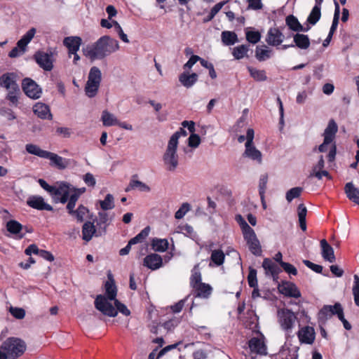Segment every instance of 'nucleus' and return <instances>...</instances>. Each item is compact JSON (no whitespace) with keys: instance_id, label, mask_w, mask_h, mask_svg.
I'll use <instances>...</instances> for the list:
<instances>
[{"instance_id":"f257e3e1","label":"nucleus","mask_w":359,"mask_h":359,"mask_svg":"<svg viewBox=\"0 0 359 359\" xmlns=\"http://www.w3.org/2000/svg\"><path fill=\"white\" fill-rule=\"evenodd\" d=\"M118 41L108 35L101 36L91 46L83 49V55L90 60H102L119 49Z\"/></svg>"},{"instance_id":"f03ea898","label":"nucleus","mask_w":359,"mask_h":359,"mask_svg":"<svg viewBox=\"0 0 359 359\" xmlns=\"http://www.w3.org/2000/svg\"><path fill=\"white\" fill-rule=\"evenodd\" d=\"M114 302L115 307L107 300L104 295L98 294L95 297L94 304L95 309L104 316L115 317L117 316L118 311L126 316H130V311L125 304L120 302L118 299H115Z\"/></svg>"},{"instance_id":"7ed1b4c3","label":"nucleus","mask_w":359,"mask_h":359,"mask_svg":"<svg viewBox=\"0 0 359 359\" xmlns=\"http://www.w3.org/2000/svg\"><path fill=\"white\" fill-rule=\"evenodd\" d=\"M0 349L6 359H16L25 351L26 344L19 338L9 337L2 343Z\"/></svg>"},{"instance_id":"20e7f679","label":"nucleus","mask_w":359,"mask_h":359,"mask_svg":"<svg viewBox=\"0 0 359 359\" xmlns=\"http://www.w3.org/2000/svg\"><path fill=\"white\" fill-rule=\"evenodd\" d=\"M241 220V228L243 233V237L246 241L250 251L255 256H260L262 255V248L260 243L255 234V231L248 225V224L239 216Z\"/></svg>"},{"instance_id":"39448f33","label":"nucleus","mask_w":359,"mask_h":359,"mask_svg":"<svg viewBox=\"0 0 359 359\" xmlns=\"http://www.w3.org/2000/svg\"><path fill=\"white\" fill-rule=\"evenodd\" d=\"M177 144L175 138L169 140L166 150L163 156L165 168L168 171H175L179 164V156L177 154Z\"/></svg>"},{"instance_id":"423d86ee","label":"nucleus","mask_w":359,"mask_h":359,"mask_svg":"<svg viewBox=\"0 0 359 359\" xmlns=\"http://www.w3.org/2000/svg\"><path fill=\"white\" fill-rule=\"evenodd\" d=\"M255 132L252 128H248L246 133V142L245 144V151L243 154L244 157L256 161L258 164L262 163V154L258 150L253 143Z\"/></svg>"},{"instance_id":"0eeeda50","label":"nucleus","mask_w":359,"mask_h":359,"mask_svg":"<svg viewBox=\"0 0 359 359\" xmlns=\"http://www.w3.org/2000/svg\"><path fill=\"white\" fill-rule=\"evenodd\" d=\"M72 189L69 184L60 182L53 186V190L50 195L52 196L55 203H65L68 201L69 194L71 193Z\"/></svg>"},{"instance_id":"6e6552de","label":"nucleus","mask_w":359,"mask_h":359,"mask_svg":"<svg viewBox=\"0 0 359 359\" xmlns=\"http://www.w3.org/2000/svg\"><path fill=\"white\" fill-rule=\"evenodd\" d=\"M278 316L281 327L287 332H290L297 320L294 313L289 309H281L278 311Z\"/></svg>"},{"instance_id":"1a4fd4ad","label":"nucleus","mask_w":359,"mask_h":359,"mask_svg":"<svg viewBox=\"0 0 359 359\" xmlns=\"http://www.w3.org/2000/svg\"><path fill=\"white\" fill-rule=\"evenodd\" d=\"M39 66L45 71H51L53 68V53L50 52L37 51L34 55Z\"/></svg>"},{"instance_id":"9d476101","label":"nucleus","mask_w":359,"mask_h":359,"mask_svg":"<svg viewBox=\"0 0 359 359\" xmlns=\"http://www.w3.org/2000/svg\"><path fill=\"white\" fill-rule=\"evenodd\" d=\"M22 87L25 93L30 98L38 99L41 95V88L32 79H24Z\"/></svg>"},{"instance_id":"9b49d317","label":"nucleus","mask_w":359,"mask_h":359,"mask_svg":"<svg viewBox=\"0 0 359 359\" xmlns=\"http://www.w3.org/2000/svg\"><path fill=\"white\" fill-rule=\"evenodd\" d=\"M340 309L343 308L339 302L335 303L334 306L325 305L318 313V319L322 322H325L334 315L338 316Z\"/></svg>"},{"instance_id":"f8f14e48","label":"nucleus","mask_w":359,"mask_h":359,"mask_svg":"<svg viewBox=\"0 0 359 359\" xmlns=\"http://www.w3.org/2000/svg\"><path fill=\"white\" fill-rule=\"evenodd\" d=\"M27 204L28 206L38 210L52 211L53 210L50 205L44 201L42 196L37 195L30 196L27 200Z\"/></svg>"},{"instance_id":"ddd939ff","label":"nucleus","mask_w":359,"mask_h":359,"mask_svg":"<svg viewBox=\"0 0 359 359\" xmlns=\"http://www.w3.org/2000/svg\"><path fill=\"white\" fill-rule=\"evenodd\" d=\"M279 292L285 296L299 298L301 296L300 291L297 287L292 283L290 282H283L278 285Z\"/></svg>"},{"instance_id":"4468645a","label":"nucleus","mask_w":359,"mask_h":359,"mask_svg":"<svg viewBox=\"0 0 359 359\" xmlns=\"http://www.w3.org/2000/svg\"><path fill=\"white\" fill-rule=\"evenodd\" d=\"M284 35L278 28H270L268 31L266 41L273 46H277L283 41Z\"/></svg>"},{"instance_id":"2eb2a0df","label":"nucleus","mask_w":359,"mask_h":359,"mask_svg":"<svg viewBox=\"0 0 359 359\" xmlns=\"http://www.w3.org/2000/svg\"><path fill=\"white\" fill-rule=\"evenodd\" d=\"M297 335L300 342L303 344H311L315 339L314 329L309 326H305L300 329Z\"/></svg>"},{"instance_id":"dca6fc26","label":"nucleus","mask_w":359,"mask_h":359,"mask_svg":"<svg viewBox=\"0 0 359 359\" xmlns=\"http://www.w3.org/2000/svg\"><path fill=\"white\" fill-rule=\"evenodd\" d=\"M143 265L151 270H156L163 265L162 257L156 253L148 255L144 259Z\"/></svg>"},{"instance_id":"f3484780","label":"nucleus","mask_w":359,"mask_h":359,"mask_svg":"<svg viewBox=\"0 0 359 359\" xmlns=\"http://www.w3.org/2000/svg\"><path fill=\"white\" fill-rule=\"evenodd\" d=\"M198 75L196 73L190 74L189 72H183L179 75V81L187 88H191L198 81Z\"/></svg>"},{"instance_id":"a211bd4d","label":"nucleus","mask_w":359,"mask_h":359,"mask_svg":"<svg viewBox=\"0 0 359 359\" xmlns=\"http://www.w3.org/2000/svg\"><path fill=\"white\" fill-rule=\"evenodd\" d=\"M338 131V126L334 119H330L323 133L325 143H332Z\"/></svg>"},{"instance_id":"6ab92c4d","label":"nucleus","mask_w":359,"mask_h":359,"mask_svg":"<svg viewBox=\"0 0 359 359\" xmlns=\"http://www.w3.org/2000/svg\"><path fill=\"white\" fill-rule=\"evenodd\" d=\"M34 113L41 119H52L53 116L50 113L49 107L41 102L36 103L33 107Z\"/></svg>"},{"instance_id":"aec40b11","label":"nucleus","mask_w":359,"mask_h":359,"mask_svg":"<svg viewBox=\"0 0 359 359\" xmlns=\"http://www.w3.org/2000/svg\"><path fill=\"white\" fill-rule=\"evenodd\" d=\"M45 158L50 161L51 165H54L60 170L66 168L68 165V160L50 151H48Z\"/></svg>"},{"instance_id":"412c9836","label":"nucleus","mask_w":359,"mask_h":359,"mask_svg":"<svg viewBox=\"0 0 359 359\" xmlns=\"http://www.w3.org/2000/svg\"><path fill=\"white\" fill-rule=\"evenodd\" d=\"M249 348L251 352L260 355L266 354V347L264 342L257 337L252 338L248 342Z\"/></svg>"},{"instance_id":"4be33fe9","label":"nucleus","mask_w":359,"mask_h":359,"mask_svg":"<svg viewBox=\"0 0 359 359\" xmlns=\"http://www.w3.org/2000/svg\"><path fill=\"white\" fill-rule=\"evenodd\" d=\"M82 40L79 36H67L63 40V44L68 48L69 53H75L79 50Z\"/></svg>"},{"instance_id":"5701e85b","label":"nucleus","mask_w":359,"mask_h":359,"mask_svg":"<svg viewBox=\"0 0 359 359\" xmlns=\"http://www.w3.org/2000/svg\"><path fill=\"white\" fill-rule=\"evenodd\" d=\"M320 247L322 250L321 254L323 259L330 263L334 262L335 256L334 254V250L325 239L320 241Z\"/></svg>"},{"instance_id":"b1692460","label":"nucleus","mask_w":359,"mask_h":359,"mask_svg":"<svg viewBox=\"0 0 359 359\" xmlns=\"http://www.w3.org/2000/svg\"><path fill=\"white\" fill-rule=\"evenodd\" d=\"M195 292V297L208 299L212 292V287L207 283H201L193 287Z\"/></svg>"},{"instance_id":"393cba45","label":"nucleus","mask_w":359,"mask_h":359,"mask_svg":"<svg viewBox=\"0 0 359 359\" xmlns=\"http://www.w3.org/2000/svg\"><path fill=\"white\" fill-rule=\"evenodd\" d=\"M15 75L12 73H6L0 76V86L10 90L18 86L15 80Z\"/></svg>"},{"instance_id":"a878e982","label":"nucleus","mask_w":359,"mask_h":359,"mask_svg":"<svg viewBox=\"0 0 359 359\" xmlns=\"http://www.w3.org/2000/svg\"><path fill=\"white\" fill-rule=\"evenodd\" d=\"M98 236L100 234L97 233L96 229L93 223L87 222L84 223L82 228V238L88 242L93 236Z\"/></svg>"},{"instance_id":"bb28decb","label":"nucleus","mask_w":359,"mask_h":359,"mask_svg":"<svg viewBox=\"0 0 359 359\" xmlns=\"http://www.w3.org/2000/svg\"><path fill=\"white\" fill-rule=\"evenodd\" d=\"M347 198L356 204H359V189L355 188L352 182H348L344 187Z\"/></svg>"},{"instance_id":"cd10ccee","label":"nucleus","mask_w":359,"mask_h":359,"mask_svg":"<svg viewBox=\"0 0 359 359\" xmlns=\"http://www.w3.org/2000/svg\"><path fill=\"white\" fill-rule=\"evenodd\" d=\"M294 46L300 49H307L310 46V40L307 35L297 33L293 36Z\"/></svg>"},{"instance_id":"c85d7f7f","label":"nucleus","mask_w":359,"mask_h":359,"mask_svg":"<svg viewBox=\"0 0 359 359\" xmlns=\"http://www.w3.org/2000/svg\"><path fill=\"white\" fill-rule=\"evenodd\" d=\"M135 175L133 176V178L130 180L128 187L126 189V191L135 189H138L142 192H149L151 191L150 187L147 184L140 180H135Z\"/></svg>"},{"instance_id":"c756f323","label":"nucleus","mask_w":359,"mask_h":359,"mask_svg":"<svg viewBox=\"0 0 359 359\" xmlns=\"http://www.w3.org/2000/svg\"><path fill=\"white\" fill-rule=\"evenodd\" d=\"M272 50L267 46H257L255 50V57L259 62L264 61L271 57Z\"/></svg>"},{"instance_id":"7c9ffc66","label":"nucleus","mask_w":359,"mask_h":359,"mask_svg":"<svg viewBox=\"0 0 359 359\" xmlns=\"http://www.w3.org/2000/svg\"><path fill=\"white\" fill-rule=\"evenodd\" d=\"M101 120L104 126H117L118 120L113 114L109 112L107 110L102 111Z\"/></svg>"},{"instance_id":"2f4dec72","label":"nucleus","mask_w":359,"mask_h":359,"mask_svg":"<svg viewBox=\"0 0 359 359\" xmlns=\"http://www.w3.org/2000/svg\"><path fill=\"white\" fill-rule=\"evenodd\" d=\"M105 292H106V296L104 295L107 300L109 302V300L111 301H115L116 294H117V290L116 287L114 283V280L111 281H107L105 283Z\"/></svg>"},{"instance_id":"473e14b6","label":"nucleus","mask_w":359,"mask_h":359,"mask_svg":"<svg viewBox=\"0 0 359 359\" xmlns=\"http://www.w3.org/2000/svg\"><path fill=\"white\" fill-rule=\"evenodd\" d=\"M221 36L222 41L225 46H231L238 41L237 34L233 32L224 31Z\"/></svg>"},{"instance_id":"72a5a7b5","label":"nucleus","mask_w":359,"mask_h":359,"mask_svg":"<svg viewBox=\"0 0 359 359\" xmlns=\"http://www.w3.org/2000/svg\"><path fill=\"white\" fill-rule=\"evenodd\" d=\"M285 22L287 26L294 32L299 33L303 29V26L300 24L298 19L292 15H290L286 18Z\"/></svg>"},{"instance_id":"f704fd0d","label":"nucleus","mask_w":359,"mask_h":359,"mask_svg":"<svg viewBox=\"0 0 359 359\" xmlns=\"http://www.w3.org/2000/svg\"><path fill=\"white\" fill-rule=\"evenodd\" d=\"M250 75L257 81H265L267 79L266 72L263 69H257L252 67H247Z\"/></svg>"},{"instance_id":"c9c22d12","label":"nucleus","mask_w":359,"mask_h":359,"mask_svg":"<svg viewBox=\"0 0 359 359\" xmlns=\"http://www.w3.org/2000/svg\"><path fill=\"white\" fill-rule=\"evenodd\" d=\"M27 153L45 158L48 151L41 149L39 146L34 144H27L25 146Z\"/></svg>"},{"instance_id":"e433bc0d","label":"nucleus","mask_w":359,"mask_h":359,"mask_svg":"<svg viewBox=\"0 0 359 359\" xmlns=\"http://www.w3.org/2000/svg\"><path fill=\"white\" fill-rule=\"evenodd\" d=\"M250 50L249 45H240L234 47L232 51V55L236 60H241L248 56V52Z\"/></svg>"},{"instance_id":"4c0bfd02","label":"nucleus","mask_w":359,"mask_h":359,"mask_svg":"<svg viewBox=\"0 0 359 359\" xmlns=\"http://www.w3.org/2000/svg\"><path fill=\"white\" fill-rule=\"evenodd\" d=\"M201 273L199 270V264H196L191 270V276L190 277V285L193 288L196 285L201 283Z\"/></svg>"},{"instance_id":"58836bf2","label":"nucleus","mask_w":359,"mask_h":359,"mask_svg":"<svg viewBox=\"0 0 359 359\" xmlns=\"http://www.w3.org/2000/svg\"><path fill=\"white\" fill-rule=\"evenodd\" d=\"M297 210L299 226L302 231H305L306 230V217L307 213V209L304 204H299L298 205Z\"/></svg>"},{"instance_id":"ea45409f","label":"nucleus","mask_w":359,"mask_h":359,"mask_svg":"<svg viewBox=\"0 0 359 359\" xmlns=\"http://www.w3.org/2000/svg\"><path fill=\"white\" fill-rule=\"evenodd\" d=\"M151 246L155 251L165 252L168 248V242L167 239L154 238Z\"/></svg>"},{"instance_id":"a19ab883","label":"nucleus","mask_w":359,"mask_h":359,"mask_svg":"<svg viewBox=\"0 0 359 359\" xmlns=\"http://www.w3.org/2000/svg\"><path fill=\"white\" fill-rule=\"evenodd\" d=\"M6 229L11 234L18 235L21 232L22 225L18 221L11 219L6 223Z\"/></svg>"},{"instance_id":"79ce46f5","label":"nucleus","mask_w":359,"mask_h":359,"mask_svg":"<svg viewBox=\"0 0 359 359\" xmlns=\"http://www.w3.org/2000/svg\"><path fill=\"white\" fill-rule=\"evenodd\" d=\"M150 232V227L147 226L142 229L137 236L131 238L128 243L133 245L139 243L143 242V241L149 236Z\"/></svg>"},{"instance_id":"37998d69","label":"nucleus","mask_w":359,"mask_h":359,"mask_svg":"<svg viewBox=\"0 0 359 359\" xmlns=\"http://www.w3.org/2000/svg\"><path fill=\"white\" fill-rule=\"evenodd\" d=\"M225 255L222 250H215L211 254V261L214 262L217 266L222 265L224 262Z\"/></svg>"},{"instance_id":"c03bdc74","label":"nucleus","mask_w":359,"mask_h":359,"mask_svg":"<svg viewBox=\"0 0 359 359\" xmlns=\"http://www.w3.org/2000/svg\"><path fill=\"white\" fill-rule=\"evenodd\" d=\"M262 266L266 271L270 272L273 276L278 274V267L270 259L265 258L262 262Z\"/></svg>"},{"instance_id":"a18cd8bd","label":"nucleus","mask_w":359,"mask_h":359,"mask_svg":"<svg viewBox=\"0 0 359 359\" xmlns=\"http://www.w3.org/2000/svg\"><path fill=\"white\" fill-rule=\"evenodd\" d=\"M303 191V188L297 187L290 189L286 192L285 198L288 203H290L293 199L297 198L300 196Z\"/></svg>"},{"instance_id":"49530a36","label":"nucleus","mask_w":359,"mask_h":359,"mask_svg":"<svg viewBox=\"0 0 359 359\" xmlns=\"http://www.w3.org/2000/svg\"><path fill=\"white\" fill-rule=\"evenodd\" d=\"M100 207L103 210H111L114 208V196L108 194L104 201H100Z\"/></svg>"},{"instance_id":"de8ad7c7","label":"nucleus","mask_w":359,"mask_h":359,"mask_svg":"<svg viewBox=\"0 0 359 359\" xmlns=\"http://www.w3.org/2000/svg\"><path fill=\"white\" fill-rule=\"evenodd\" d=\"M321 16V12H320V8H318V6H314L309 14L307 21L311 24L315 25L317 23V22L320 20Z\"/></svg>"},{"instance_id":"09e8293b","label":"nucleus","mask_w":359,"mask_h":359,"mask_svg":"<svg viewBox=\"0 0 359 359\" xmlns=\"http://www.w3.org/2000/svg\"><path fill=\"white\" fill-rule=\"evenodd\" d=\"M8 93L6 98L11 102L13 105L17 106L18 103V95L20 94V88L18 86L12 89L8 90Z\"/></svg>"},{"instance_id":"8fccbe9b","label":"nucleus","mask_w":359,"mask_h":359,"mask_svg":"<svg viewBox=\"0 0 359 359\" xmlns=\"http://www.w3.org/2000/svg\"><path fill=\"white\" fill-rule=\"evenodd\" d=\"M88 79L93 81H96V83L100 84L102 80V73L100 69L97 67H91Z\"/></svg>"},{"instance_id":"3c124183","label":"nucleus","mask_w":359,"mask_h":359,"mask_svg":"<svg viewBox=\"0 0 359 359\" xmlns=\"http://www.w3.org/2000/svg\"><path fill=\"white\" fill-rule=\"evenodd\" d=\"M245 36L249 43L255 44L260 41L261 34L258 31H247Z\"/></svg>"},{"instance_id":"603ef678","label":"nucleus","mask_w":359,"mask_h":359,"mask_svg":"<svg viewBox=\"0 0 359 359\" xmlns=\"http://www.w3.org/2000/svg\"><path fill=\"white\" fill-rule=\"evenodd\" d=\"M268 174L264 173L260 175L259 180V196H263L265 194V191L266 189V185L268 182Z\"/></svg>"},{"instance_id":"864d4df0","label":"nucleus","mask_w":359,"mask_h":359,"mask_svg":"<svg viewBox=\"0 0 359 359\" xmlns=\"http://www.w3.org/2000/svg\"><path fill=\"white\" fill-rule=\"evenodd\" d=\"M353 294L355 304L359 306V276L354 275L353 276Z\"/></svg>"},{"instance_id":"5fc2aeb1","label":"nucleus","mask_w":359,"mask_h":359,"mask_svg":"<svg viewBox=\"0 0 359 359\" xmlns=\"http://www.w3.org/2000/svg\"><path fill=\"white\" fill-rule=\"evenodd\" d=\"M248 285L250 287H255L258 286L257 279V271L254 269H250L248 276Z\"/></svg>"},{"instance_id":"6e6d98bb","label":"nucleus","mask_w":359,"mask_h":359,"mask_svg":"<svg viewBox=\"0 0 359 359\" xmlns=\"http://www.w3.org/2000/svg\"><path fill=\"white\" fill-rule=\"evenodd\" d=\"M88 212V210L83 205H81L79 206L77 210L73 212L72 215H75L78 221L82 222Z\"/></svg>"},{"instance_id":"4d7b16f0","label":"nucleus","mask_w":359,"mask_h":359,"mask_svg":"<svg viewBox=\"0 0 359 359\" xmlns=\"http://www.w3.org/2000/svg\"><path fill=\"white\" fill-rule=\"evenodd\" d=\"M189 210L190 205L188 203H184L179 208V210L175 212V217L177 219L183 218Z\"/></svg>"},{"instance_id":"13d9d810","label":"nucleus","mask_w":359,"mask_h":359,"mask_svg":"<svg viewBox=\"0 0 359 359\" xmlns=\"http://www.w3.org/2000/svg\"><path fill=\"white\" fill-rule=\"evenodd\" d=\"M182 232L187 236L195 239L196 238V233L194 231L193 227L189 224L183 225L180 227Z\"/></svg>"},{"instance_id":"bf43d9fd","label":"nucleus","mask_w":359,"mask_h":359,"mask_svg":"<svg viewBox=\"0 0 359 359\" xmlns=\"http://www.w3.org/2000/svg\"><path fill=\"white\" fill-rule=\"evenodd\" d=\"M10 313L17 319H22L25 316V311L22 308L11 306L9 309Z\"/></svg>"},{"instance_id":"052dcab7","label":"nucleus","mask_w":359,"mask_h":359,"mask_svg":"<svg viewBox=\"0 0 359 359\" xmlns=\"http://www.w3.org/2000/svg\"><path fill=\"white\" fill-rule=\"evenodd\" d=\"M98 89L99 86H97V85L86 83L85 86V92L88 97H95L97 93Z\"/></svg>"},{"instance_id":"680f3d73","label":"nucleus","mask_w":359,"mask_h":359,"mask_svg":"<svg viewBox=\"0 0 359 359\" xmlns=\"http://www.w3.org/2000/svg\"><path fill=\"white\" fill-rule=\"evenodd\" d=\"M200 57L198 55H191L189 60L183 65L184 72H189L192 67L198 62Z\"/></svg>"},{"instance_id":"e2e57ef3","label":"nucleus","mask_w":359,"mask_h":359,"mask_svg":"<svg viewBox=\"0 0 359 359\" xmlns=\"http://www.w3.org/2000/svg\"><path fill=\"white\" fill-rule=\"evenodd\" d=\"M281 267L283 270L290 275L296 276L297 274V269L291 264L287 262H282Z\"/></svg>"},{"instance_id":"0e129e2a","label":"nucleus","mask_w":359,"mask_h":359,"mask_svg":"<svg viewBox=\"0 0 359 359\" xmlns=\"http://www.w3.org/2000/svg\"><path fill=\"white\" fill-rule=\"evenodd\" d=\"M224 4H225L224 1L216 4L210 10V12L208 15V20H212L217 14V13L222 9V8L223 7V6Z\"/></svg>"},{"instance_id":"69168bd1","label":"nucleus","mask_w":359,"mask_h":359,"mask_svg":"<svg viewBox=\"0 0 359 359\" xmlns=\"http://www.w3.org/2000/svg\"><path fill=\"white\" fill-rule=\"evenodd\" d=\"M36 32V29L34 27L29 29L21 38V39L28 44L32 39L34 38L35 34Z\"/></svg>"},{"instance_id":"338daca9","label":"nucleus","mask_w":359,"mask_h":359,"mask_svg":"<svg viewBox=\"0 0 359 359\" xmlns=\"http://www.w3.org/2000/svg\"><path fill=\"white\" fill-rule=\"evenodd\" d=\"M36 32V29L34 27L29 29L21 38V39L28 44L32 39L34 38L35 34Z\"/></svg>"},{"instance_id":"774afa93","label":"nucleus","mask_w":359,"mask_h":359,"mask_svg":"<svg viewBox=\"0 0 359 359\" xmlns=\"http://www.w3.org/2000/svg\"><path fill=\"white\" fill-rule=\"evenodd\" d=\"M201 143V138L197 134H191L189 137V146L196 148Z\"/></svg>"}]
</instances>
